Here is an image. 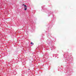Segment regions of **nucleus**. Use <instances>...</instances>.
<instances>
[{
	"mask_svg": "<svg viewBox=\"0 0 76 76\" xmlns=\"http://www.w3.org/2000/svg\"><path fill=\"white\" fill-rule=\"evenodd\" d=\"M3 3H3V2H1V4L0 3V5H4V3H6V2H5V1H4L3 2Z\"/></svg>",
	"mask_w": 76,
	"mask_h": 76,
	"instance_id": "4",
	"label": "nucleus"
},
{
	"mask_svg": "<svg viewBox=\"0 0 76 76\" xmlns=\"http://www.w3.org/2000/svg\"><path fill=\"white\" fill-rule=\"evenodd\" d=\"M53 13V12H49V13H48V15L49 16H50V14H52Z\"/></svg>",
	"mask_w": 76,
	"mask_h": 76,
	"instance_id": "3",
	"label": "nucleus"
},
{
	"mask_svg": "<svg viewBox=\"0 0 76 76\" xmlns=\"http://www.w3.org/2000/svg\"><path fill=\"white\" fill-rule=\"evenodd\" d=\"M66 61H69L70 62H71L72 61V60H70V58L69 57H66Z\"/></svg>",
	"mask_w": 76,
	"mask_h": 76,
	"instance_id": "1",
	"label": "nucleus"
},
{
	"mask_svg": "<svg viewBox=\"0 0 76 76\" xmlns=\"http://www.w3.org/2000/svg\"><path fill=\"white\" fill-rule=\"evenodd\" d=\"M51 34H50V36H51Z\"/></svg>",
	"mask_w": 76,
	"mask_h": 76,
	"instance_id": "15",
	"label": "nucleus"
},
{
	"mask_svg": "<svg viewBox=\"0 0 76 76\" xmlns=\"http://www.w3.org/2000/svg\"><path fill=\"white\" fill-rule=\"evenodd\" d=\"M66 55H67L68 54V52H67V53H66Z\"/></svg>",
	"mask_w": 76,
	"mask_h": 76,
	"instance_id": "12",
	"label": "nucleus"
},
{
	"mask_svg": "<svg viewBox=\"0 0 76 76\" xmlns=\"http://www.w3.org/2000/svg\"><path fill=\"white\" fill-rule=\"evenodd\" d=\"M27 10V7H25L24 8V10Z\"/></svg>",
	"mask_w": 76,
	"mask_h": 76,
	"instance_id": "9",
	"label": "nucleus"
},
{
	"mask_svg": "<svg viewBox=\"0 0 76 76\" xmlns=\"http://www.w3.org/2000/svg\"><path fill=\"white\" fill-rule=\"evenodd\" d=\"M34 30H35V27L32 28L31 29V31L33 32V31H34Z\"/></svg>",
	"mask_w": 76,
	"mask_h": 76,
	"instance_id": "5",
	"label": "nucleus"
},
{
	"mask_svg": "<svg viewBox=\"0 0 76 76\" xmlns=\"http://www.w3.org/2000/svg\"><path fill=\"white\" fill-rule=\"evenodd\" d=\"M14 75H16V72L15 71H14L13 72Z\"/></svg>",
	"mask_w": 76,
	"mask_h": 76,
	"instance_id": "7",
	"label": "nucleus"
},
{
	"mask_svg": "<svg viewBox=\"0 0 76 76\" xmlns=\"http://www.w3.org/2000/svg\"><path fill=\"white\" fill-rule=\"evenodd\" d=\"M38 48H37L36 49H37Z\"/></svg>",
	"mask_w": 76,
	"mask_h": 76,
	"instance_id": "16",
	"label": "nucleus"
},
{
	"mask_svg": "<svg viewBox=\"0 0 76 76\" xmlns=\"http://www.w3.org/2000/svg\"><path fill=\"white\" fill-rule=\"evenodd\" d=\"M69 75V74H70V73H69L68 74Z\"/></svg>",
	"mask_w": 76,
	"mask_h": 76,
	"instance_id": "14",
	"label": "nucleus"
},
{
	"mask_svg": "<svg viewBox=\"0 0 76 76\" xmlns=\"http://www.w3.org/2000/svg\"><path fill=\"white\" fill-rule=\"evenodd\" d=\"M50 49L51 50H52L53 49H55V46L54 45L51 46Z\"/></svg>",
	"mask_w": 76,
	"mask_h": 76,
	"instance_id": "2",
	"label": "nucleus"
},
{
	"mask_svg": "<svg viewBox=\"0 0 76 76\" xmlns=\"http://www.w3.org/2000/svg\"><path fill=\"white\" fill-rule=\"evenodd\" d=\"M49 37V35H48L47 37Z\"/></svg>",
	"mask_w": 76,
	"mask_h": 76,
	"instance_id": "13",
	"label": "nucleus"
},
{
	"mask_svg": "<svg viewBox=\"0 0 76 76\" xmlns=\"http://www.w3.org/2000/svg\"><path fill=\"white\" fill-rule=\"evenodd\" d=\"M47 43H48V44H50V42H47Z\"/></svg>",
	"mask_w": 76,
	"mask_h": 76,
	"instance_id": "11",
	"label": "nucleus"
},
{
	"mask_svg": "<svg viewBox=\"0 0 76 76\" xmlns=\"http://www.w3.org/2000/svg\"><path fill=\"white\" fill-rule=\"evenodd\" d=\"M23 6H24V7H27L26 5L24 4H23Z\"/></svg>",
	"mask_w": 76,
	"mask_h": 76,
	"instance_id": "8",
	"label": "nucleus"
},
{
	"mask_svg": "<svg viewBox=\"0 0 76 76\" xmlns=\"http://www.w3.org/2000/svg\"><path fill=\"white\" fill-rule=\"evenodd\" d=\"M42 7V11L43 12H44V7Z\"/></svg>",
	"mask_w": 76,
	"mask_h": 76,
	"instance_id": "6",
	"label": "nucleus"
},
{
	"mask_svg": "<svg viewBox=\"0 0 76 76\" xmlns=\"http://www.w3.org/2000/svg\"><path fill=\"white\" fill-rule=\"evenodd\" d=\"M65 61H66V60H65Z\"/></svg>",
	"mask_w": 76,
	"mask_h": 76,
	"instance_id": "18",
	"label": "nucleus"
},
{
	"mask_svg": "<svg viewBox=\"0 0 76 76\" xmlns=\"http://www.w3.org/2000/svg\"><path fill=\"white\" fill-rule=\"evenodd\" d=\"M28 70H30V69H28Z\"/></svg>",
	"mask_w": 76,
	"mask_h": 76,
	"instance_id": "17",
	"label": "nucleus"
},
{
	"mask_svg": "<svg viewBox=\"0 0 76 76\" xmlns=\"http://www.w3.org/2000/svg\"><path fill=\"white\" fill-rule=\"evenodd\" d=\"M31 45H34V43H33L32 42H31Z\"/></svg>",
	"mask_w": 76,
	"mask_h": 76,
	"instance_id": "10",
	"label": "nucleus"
}]
</instances>
